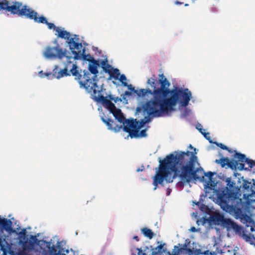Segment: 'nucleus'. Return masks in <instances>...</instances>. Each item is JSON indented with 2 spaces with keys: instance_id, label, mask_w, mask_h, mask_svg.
I'll return each mask as SVG.
<instances>
[{
  "instance_id": "nucleus-39",
  "label": "nucleus",
  "mask_w": 255,
  "mask_h": 255,
  "mask_svg": "<svg viewBox=\"0 0 255 255\" xmlns=\"http://www.w3.org/2000/svg\"><path fill=\"white\" fill-rule=\"evenodd\" d=\"M196 128L199 130V131L203 134L204 133V132H205V129H203L202 128H199V127H197Z\"/></svg>"
},
{
  "instance_id": "nucleus-10",
  "label": "nucleus",
  "mask_w": 255,
  "mask_h": 255,
  "mask_svg": "<svg viewBox=\"0 0 255 255\" xmlns=\"http://www.w3.org/2000/svg\"><path fill=\"white\" fill-rule=\"evenodd\" d=\"M66 50H63L58 45L54 47H46L43 55L47 58H58L62 59L66 56Z\"/></svg>"
},
{
  "instance_id": "nucleus-43",
  "label": "nucleus",
  "mask_w": 255,
  "mask_h": 255,
  "mask_svg": "<svg viewBox=\"0 0 255 255\" xmlns=\"http://www.w3.org/2000/svg\"><path fill=\"white\" fill-rule=\"evenodd\" d=\"M163 246V245L161 244V245L158 246L157 248H158L159 250L160 251L162 249Z\"/></svg>"
},
{
  "instance_id": "nucleus-13",
  "label": "nucleus",
  "mask_w": 255,
  "mask_h": 255,
  "mask_svg": "<svg viewBox=\"0 0 255 255\" xmlns=\"http://www.w3.org/2000/svg\"><path fill=\"white\" fill-rule=\"evenodd\" d=\"M96 93L94 94L93 92V94L94 95V99L97 102L101 103L103 106L107 108L108 110L110 111V113H112L113 111H114L116 108L114 104H113L110 100L107 99V97H104L103 95L98 94V96H96L97 93H99L100 91L96 89Z\"/></svg>"
},
{
  "instance_id": "nucleus-48",
  "label": "nucleus",
  "mask_w": 255,
  "mask_h": 255,
  "mask_svg": "<svg viewBox=\"0 0 255 255\" xmlns=\"http://www.w3.org/2000/svg\"><path fill=\"white\" fill-rule=\"evenodd\" d=\"M140 108H137V111H140Z\"/></svg>"
},
{
  "instance_id": "nucleus-20",
  "label": "nucleus",
  "mask_w": 255,
  "mask_h": 255,
  "mask_svg": "<svg viewBox=\"0 0 255 255\" xmlns=\"http://www.w3.org/2000/svg\"><path fill=\"white\" fill-rule=\"evenodd\" d=\"M111 113L113 114V116L115 118L116 120H118L119 122L120 123H123V128L124 129V127L127 125L126 124V122L128 120H130L129 119H126L125 117L124 116L121 110L120 109H116L114 111H113Z\"/></svg>"
},
{
  "instance_id": "nucleus-17",
  "label": "nucleus",
  "mask_w": 255,
  "mask_h": 255,
  "mask_svg": "<svg viewBox=\"0 0 255 255\" xmlns=\"http://www.w3.org/2000/svg\"><path fill=\"white\" fill-rule=\"evenodd\" d=\"M126 87H127L128 89L130 90V92L136 94L138 97H142L144 98L146 95H148V93H151V90L149 89H141L138 91L135 90L131 85H128H128Z\"/></svg>"
},
{
  "instance_id": "nucleus-16",
  "label": "nucleus",
  "mask_w": 255,
  "mask_h": 255,
  "mask_svg": "<svg viewBox=\"0 0 255 255\" xmlns=\"http://www.w3.org/2000/svg\"><path fill=\"white\" fill-rule=\"evenodd\" d=\"M125 124H127L125 127H129L131 129H140L146 124L142 119L139 122L136 121V119H133L127 121Z\"/></svg>"
},
{
  "instance_id": "nucleus-30",
  "label": "nucleus",
  "mask_w": 255,
  "mask_h": 255,
  "mask_svg": "<svg viewBox=\"0 0 255 255\" xmlns=\"http://www.w3.org/2000/svg\"><path fill=\"white\" fill-rule=\"evenodd\" d=\"M154 78H150L148 79L147 84L150 85L153 89H156V85L157 84V81L155 78V76L153 75Z\"/></svg>"
},
{
  "instance_id": "nucleus-51",
  "label": "nucleus",
  "mask_w": 255,
  "mask_h": 255,
  "mask_svg": "<svg viewBox=\"0 0 255 255\" xmlns=\"http://www.w3.org/2000/svg\"><path fill=\"white\" fill-rule=\"evenodd\" d=\"M199 127H202V126L201 125H199Z\"/></svg>"
},
{
  "instance_id": "nucleus-37",
  "label": "nucleus",
  "mask_w": 255,
  "mask_h": 255,
  "mask_svg": "<svg viewBox=\"0 0 255 255\" xmlns=\"http://www.w3.org/2000/svg\"><path fill=\"white\" fill-rule=\"evenodd\" d=\"M131 95V92L125 91V93L123 94V98L124 99H126V96H130Z\"/></svg>"
},
{
  "instance_id": "nucleus-11",
  "label": "nucleus",
  "mask_w": 255,
  "mask_h": 255,
  "mask_svg": "<svg viewBox=\"0 0 255 255\" xmlns=\"http://www.w3.org/2000/svg\"><path fill=\"white\" fill-rule=\"evenodd\" d=\"M68 43L72 54L74 55V59L78 60L81 59V57L84 59V55H86L85 53V49H83L81 52L82 43L76 42L73 38H71Z\"/></svg>"
},
{
  "instance_id": "nucleus-2",
  "label": "nucleus",
  "mask_w": 255,
  "mask_h": 255,
  "mask_svg": "<svg viewBox=\"0 0 255 255\" xmlns=\"http://www.w3.org/2000/svg\"><path fill=\"white\" fill-rule=\"evenodd\" d=\"M159 77L161 87L151 91V93H148V95L153 96V98L145 104V108L149 114L155 117L169 115L175 110L174 107L178 102L181 106H188L192 97L189 89L176 87L170 90V84L163 74H159Z\"/></svg>"
},
{
  "instance_id": "nucleus-25",
  "label": "nucleus",
  "mask_w": 255,
  "mask_h": 255,
  "mask_svg": "<svg viewBox=\"0 0 255 255\" xmlns=\"http://www.w3.org/2000/svg\"><path fill=\"white\" fill-rule=\"evenodd\" d=\"M141 232L145 237L148 238L149 239H151L154 236V233L152 231V230L146 227H144L141 229Z\"/></svg>"
},
{
  "instance_id": "nucleus-40",
  "label": "nucleus",
  "mask_w": 255,
  "mask_h": 255,
  "mask_svg": "<svg viewBox=\"0 0 255 255\" xmlns=\"http://www.w3.org/2000/svg\"><path fill=\"white\" fill-rule=\"evenodd\" d=\"M30 239H32L34 242H35L37 240L36 236L32 235L30 236Z\"/></svg>"
},
{
  "instance_id": "nucleus-24",
  "label": "nucleus",
  "mask_w": 255,
  "mask_h": 255,
  "mask_svg": "<svg viewBox=\"0 0 255 255\" xmlns=\"http://www.w3.org/2000/svg\"><path fill=\"white\" fill-rule=\"evenodd\" d=\"M103 71L106 73H109L110 70L113 69V67L108 63L107 59L103 60L100 63Z\"/></svg>"
},
{
  "instance_id": "nucleus-31",
  "label": "nucleus",
  "mask_w": 255,
  "mask_h": 255,
  "mask_svg": "<svg viewBox=\"0 0 255 255\" xmlns=\"http://www.w3.org/2000/svg\"><path fill=\"white\" fill-rule=\"evenodd\" d=\"M215 174H216L215 172H212L211 171H208L207 172L204 173V175L208 178L209 181L211 183V185H212V183H213V186H214V185L216 184L214 181L212 180L213 176Z\"/></svg>"
},
{
  "instance_id": "nucleus-5",
  "label": "nucleus",
  "mask_w": 255,
  "mask_h": 255,
  "mask_svg": "<svg viewBox=\"0 0 255 255\" xmlns=\"http://www.w3.org/2000/svg\"><path fill=\"white\" fill-rule=\"evenodd\" d=\"M67 61L64 69H66L67 71L70 74L75 77V79L78 80L80 87L84 88L89 92L96 93V88L97 87L96 84L93 82L90 78V74L89 71L84 70L83 75L79 72L78 67L76 64H74L70 60L72 57L66 56Z\"/></svg>"
},
{
  "instance_id": "nucleus-50",
  "label": "nucleus",
  "mask_w": 255,
  "mask_h": 255,
  "mask_svg": "<svg viewBox=\"0 0 255 255\" xmlns=\"http://www.w3.org/2000/svg\"><path fill=\"white\" fill-rule=\"evenodd\" d=\"M59 255H66L65 254H60L59 253Z\"/></svg>"
},
{
  "instance_id": "nucleus-22",
  "label": "nucleus",
  "mask_w": 255,
  "mask_h": 255,
  "mask_svg": "<svg viewBox=\"0 0 255 255\" xmlns=\"http://www.w3.org/2000/svg\"><path fill=\"white\" fill-rule=\"evenodd\" d=\"M70 73L67 71L66 69H63L59 71L58 66H55V68L52 71V76L57 79H60L64 76H70Z\"/></svg>"
},
{
  "instance_id": "nucleus-21",
  "label": "nucleus",
  "mask_w": 255,
  "mask_h": 255,
  "mask_svg": "<svg viewBox=\"0 0 255 255\" xmlns=\"http://www.w3.org/2000/svg\"><path fill=\"white\" fill-rule=\"evenodd\" d=\"M12 222L9 219H1L0 217V228L9 232H13L12 228Z\"/></svg>"
},
{
  "instance_id": "nucleus-42",
  "label": "nucleus",
  "mask_w": 255,
  "mask_h": 255,
  "mask_svg": "<svg viewBox=\"0 0 255 255\" xmlns=\"http://www.w3.org/2000/svg\"><path fill=\"white\" fill-rule=\"evenodd\" d=\"M190 231L193 232H196L197 231V229H196L195 227H192L191 228Z\"/></svg>"
},
{
  "instance_id": "nucleus-45",
  "label": "nucleus",
  "mask_w": 255,
  "mask_h": 255,
  "mask_svg": "<svg viewBox=\"0 0 255 255\" xmlns=\"http://www.w3.org/2000/svg\"><path fill=\"white\" fill-rule=\"evenodd\" d=\"M109 98H110V99L111 100H114V97H113V95H110L109 96Z\"/></svg>"
},
{
  "instance_id": "nucleus-15",
  "label": "nucleus",
  "mask_w": 255,
  "mask_h": 255,
  "mask_svg": "<svg viewBox=\"0 0 255 255\" xmlns=\"http://www.w3.org/2000/svg\"><path fill=\"white\" fill-rule=\"evenodd\" d=\"M139 129H131L129 127H124V130L128 133L129 135L131 138L133 137H142L146 136V129H142L140 132Z\"/></svg>"
},
{
  "instance_id": "nucleus-4",
  "label": "nucleus",
  "mask_w": 255,
  "mask_h": 255,
  "mask_svg": "<svg viewBox=\"0 0 255 255\" xmlns=\"http://www.w3.org/2000/svg\"><path fill=\"white\" fill-rule=\"evenodd\" d=\"M14 8L10 11V14L17 15L20 17H24L31 20H33L35 22L46 24L49 29H53L56 31L57 27L53 23L48 22L46 18L41 15L38 16V13L30 8L26 4H23L22 2L14 1Z\"/></svg>"
},
{
  "instance_id": "nucleus-41",
  "label": "nucleus",
  "mask_w": 255,
  "mask_h": 255,
  "mask_svg": "<svg viewBox=\"0 0 255 255\" xmlns=\"http://www.w3.org/2000/svg\"><path fill=\"white\" fill-rule=\"evenodd\" d=\"M112 101H114L115 103L119 101H121L120 99L119 98V97L114 98V100H112Z\"/></svg>"
},
{
  "instance_id": "nucleus-19",
  "label": "nucleus",
  "mask_w": 255,
  "mask_h": 255,
  "mask_svg": "<svg viewBox=\"0 0 255 255\" xmlns=\"http://www.w3.org/2000/svg\"><path fill=\"white\" fill-rule=\"evenodd\" d=\"M102 121L106 125L108 128L110 130H113L115 132L119 131L123 128V126L116 125L113 127L114 122L111 119H105L104 117L101 118Z\"/></svg>"
},
{
  "instance_id": "nucleus-23",
  "label": "nucleus",
  "mask_w": 255,
  "mask_h": 255,
  "mask_svg": "<svg viewBox=\"0 0 255 255\" xmlns=\"http://www.w3.org/2000/svg\"><path fill=\"white\" fill-rule=\"evenodd\" d=\"M56 31L57 32V34L56 33L55 35H57V36L59 38L67 39L69 41L71 38V35L70 32L67 31L66 30H62L59 27H57L56 28Z\"/></svg>"
},
{
  "instance_id": "nucleus-26",
  "label": "nucleus",
  "mask_w": 255,
  "mask_h": 255,
  "mask_svg": "<svg viewBox=\"0 0 255 255\" xmlns=\"http://www.w3.org/2000/svg\"><path fill=\"white\" fill-rule=\"evenodd\" d=\"M110 72L108 73L110 75L109 79H111L112 78H113L115 80L119 79V76H120V72L118 69H114L113 68V69L110 70Z\"/></svg>"
},
{
  "instance_id": "nucleus-6",
  "label": "nucleus",
  "mask_w": 255,
  "mask_h": 255,
  "mask_svg": "<svg viewBox=\"0 0 255 255\" xmlns=\"http://www.w3.org/2000/svg\"><path fill=\"white\" fill-rule=\"evenodd\" d=\"M179 245L180 247L175 246L171 253L168 252L169 255H179L182 254L185 251L188 253L189 255L194 254V255H217L219 254H222L223 253L222 250L218 249L216 245L214 246V247H216L215 251H210L208 250H205L204 248H200L198 249H196L194 250V249L187 248L186 244L183 245L179 244Z\"/></svg>"
},
{
  "instance_id": "nucleus-9",
  "label": "nucleus",
  "mask_w": 255,
  "mask_h": 255,
  "mask_svg": "<svg viewBox=\"0 0 255 255\" xmlns=\"http://www.w3.org/2000/svg\"><path fill=\"white\" fill-rule=\"evenodd\" d=\"M211 221L215 222H222L228 228L233 229L236 233H241L242 228L232 220L229 218L224 219L223 215L219 213L215 214L211 216Z\"/></svg>"
},
{
  "instance_id": "nucleus-35",
  "label": "nucleus",
  "mask_w": 255,
  "mask_h": 255,
  "mask_svg": "<svg viewBox=\"0 0 255 255\" xmlns=\"http://www.w3.org/2000/svg\"><path fill=\"white\" fill-rule=\"evenodd\" d=\"M135 250L138 252L137 255H146L145 253L142 252V251L141 249L136 248ZM132 255H136L135 254H134L133 253H132Z\"/></svg>"
},
{
  "instance_id": "nucleus-34",
  "label": "nucleus",
  "mask_w": 255,
  "mask_h": 255,
  "mask_svg": "<svg viewBox=\"0 0 255 255\" xmlns=\"http://www.w3.org/2000/svg\"><path fill=\"white\" fill-rule=\"evenodd\" d=\"M216 144L218 146L220 147L221 148L228 150L229 152H231V150L229 149L228 147H227L226 145L223 144L222 143H216Z\"/></svg>"
},
{
  "instance_id": "nucleus-52",
  "label": "nucleus",
  "mask_w": 255,
  "mask_h": 255,
  "mask_svg": "<svg viewBox=\"0 0 255 255\" xmlns=\"http://www.w3.org/2000/svg\"><path fill=\"white\" fill-rule=\"evenodd\" d=\"M86 58H87V59H89V57H88V56H87V57H86Z\"/></svg>"
},
{
  "instance_id": "nucleus-46",
  "label": "nucleus",
  "mask_w": 255,
  "mask_h": 255,
  "mask_svg": "<svg viewBox=\"0 0 255 255\" xmlns=\"http://www.w3.org/2000/svg\"><path fill=\"white\" fill-rule=\"evenodd\" d=\"M45 75L46 76H48L49 75H51V73H45Z\"/></svg>"
},
{
  "instance_id": "nucleus-28",
  "label": "nucleus",
  "mask_w": 255,
  "mask_h": 255,
  "mask_svg": "<svg viewBox=\"0 0 255 255\" xmlns=\"http://www.w3.org/2000/svg\"><path fill=\"white\" fill-rule=\"evenodd\" d=\"M46 247L49 250L50 255H59V252H57V250L54 245L51 246V243L46 242Z\"/></svg>"
},
{
  "instance_id": "nucleus-53",
  "label": "nucleus",
  "mask_w": 255,
  "mask_h": 255,
  "mask_svg": "<svg viewBox=\"0 0 255 255\" xmlns=\"http://www.w3.org/2000/svg\"><path fill=\"white\" fill-rule=\"evenodd\" d=\"M234 255H236V253H234Z\"/></svg>"
},
{
  "instance_id": "nucleus-32",
  "label": "nucleus",
  "mask_w": 255,
  "mask_h": 255,
  "mask_svg": "<svg viewBox=\"0 0 255 255\" xmlns=\"http://www.w3.org/2000/svg\"><path fill=\"white\" fill-rule=\"evenodd\" d=\"M145 104L143 106V109H144V111H146L147 112V114L148 115L147 116H145L144 117V118L142 120L146 124L147 123H148V122H150V121H151V118L150 117V116H152L153 117H156L153 116V115H149V113H148V111L145 109Z\"/></svg>"
},
{
  "instance_id": "nucleus-3",
  "label": "nucleus",
  "mask_w": 255,
  "mask_h": 255,
  "mask_svg": "<svg viewBox=\"0 0 255 255\" xmlns=\"http://www.w3.org/2000/svg\"><path fill=\"white\" fill-rule=\"evenodd\" d=\"M226 190L219 192L217 194V200L219 202L221 208L225 211L230 213L234 212L236 219H240L244 224L250 222L251 218L238 207L242 203L240 189L236 185V182L231 177L226 178Z\"/></svg>"
},
{
  "instance_id": "nucleus-18",
  "label": "nucleus",
  "mask_w": 255,
  "mask_h": 255,
  "mask_svg": "<svg viewBox=\"0 0 255 255\" xmlns=\"http://www.w3.org/2000/svg\"><path fill=\"white\" fill-rule=\"evenodd\" d=\"M14 1H12L10 3L7 0H0V10H2L4 11L8 15L11 9H13L14 7Z\"/></svg>"
},
{
  "instance_id": "nucleus-1",
  "label": "nucleus",
  "mask_w": 255,
  "mask_h": 255,
  "mask_svg": "<svg viewBox=\"0 0 255 255\" xmlns=\"http://www.w3.org/2000/svg\"><path fill=\"white\" fill-rule=\"evenodd\" d=\"M189 147L193 149L195 152L175 151V154L170 153L164 159L159 160L158 170L153 177L154 190L156 189L158 184H162L164 180L171 183L177 176L187 183H189L192 179L195 180L200 179L197 173H202L203 171L202 168H195L197 162L196 148L191 144Z\"/></svg>"
},
{
  "instance_id": "nucleus-33",
  "label": "nucleus",
  "mask_w": 255,
  "mask_h": 255,
  "mask_svg": "<svg viewBox=\"0 0 255 255\" xmlns=\"http://www.w3.org/2000/svg\"><path fill=\"white\" fill-rule=\"evenodd\" d=\"M119 79L122 82L123 86H126L128 85V83L126 82H125L127 80V77L124 74L121 75L120 78H119Z\"/></svg>"
},
{
  "instance_id": "nucleus-7",
  "label": "nucleus",
  "mask_w": 255,
  "mask_h": 255,
  "mask_svg": "<svg viewBox=\"0 0 255 255\" xmlns=\"http://www.w3.org/2000/svg\"><path fill=\"white\" fill-rule=\"evenodd\" d=\"M252 181L244 180L243 184V198L248 205L255 202V180L253 179Z\"/></svg>"
},
{
  "instance_id": "nucleus-8",
  "label": "nucleus",
  "mask_w": 255,
  "mask_h": 255,
  "mask_svg": "<svg viewBox=\"0 0 255 255\" xmlns=\"http://www.w3.org/2000/svg\"><path fill=\"white\" fill-rule=\"evenodd\" d=\"M83 60L89 61L88 70L89 71V73L90 74V78L93 82L97 85V75L99 73L98 68L100 65L99 60L95 59L90 54L84 55ZM96 88L99 89L98 86H97Z\"/></svg>"
},
{
  "instance_id": "nucleus-36",
  "label": "nucleus",
  "mask_w": 255,
  "mask_h": 255,
  "mask_svg": "<svg viewBox=\"0 0 255 255\" xmlns=\"http://www.w3.org/2000/svg\"><path fill=\"white\" fill-rule=\"evenodd\" d=\"M209 133L208 132H204V133L203 134V135H204V136L205 137V138L206 139L208 140L209 141V142L211 143L212 141L211 140L210 137L209 136Z\"/></svg>"
},
{
  "instance_id": "nucleus-27",
  "label": "nucleus",
  "mask_w": 255,
  "mask_h": 255,
  "mask_svg": "<svg viewBox=\"0 0 255 255\" xmlns=\"http://www.w3.org/2000/svg\"><path fill=\"white\" fill-rule=\"evenodd\" d=\"M242 237L244 240L247 242H249L251 245H254L255 246V236L254 235H247L243 234Z\"/></svg>"
},
{
  "instance_id": "nucleus-47",
  "label": "nucleus",
  "mask_w": 255,
  "mask_h": 255,
  "mask_svg": "<svg viewBox=\"0 0 255 255\" xmlns=\"http://www.w3.org/2000/svg\"><path fill=\"white\" fill-rule=\"evenodd\" d=\"M136 171H137V172H139V171H142V169H140L139 168H138V169H137L136 170Z\"/></svg>"
},
{
  "instance_id": "nucleus-49",
  "label": "nucleus",
  "mask_w": 255,
  "mask_h": 255,
  "mask_svg": "<svg viewBox=\"0 0 255 255\" xmlns=\"http://www.w3.org/2000/svg\"><path fill=\"white\" fill-rule=\"evenodd\" d=\"M65 252L68 254L69 253V251L68 250L65 251Z\"/></svg>"
},
{
  "instance_id": "nucleus-14",
  "label": "nucleus",
  "mask_w": 255,
  "mask_h": 255,
  "mask_svg": "<svg viewBox=\"0 0 255 255\" xmlns=\"http://www.w3.org/2000/svg\"><path fill=\"white\" fill-rule=\"evenodd\" d=\"M215 162L220 164L222 167L227 165L233 170H237V168H239L237 162V157H235V153L233 156L231 160H230L228 157H222L220 159H216Z\"/></svg>"
},
{
  "instance_id": "nucleus-38",
  "label": "nucleus",
  "mask_w": 255,
  "mask_h": 255,
  "mask_svg": "<svg viewBox=\"0 0 255 255\" xmlns=\"http://www.w3.org/2000/svg\"><path fill=\"white\" fill-rule=\"evenodd\" d=\"M19 234L21 237H25L26 235V230L25 229H22Z\"/></svg>"
},
{
  "instance_id": "nucleus-12",
  "label": "nucleus",
  "mask_w": 255,
  "mask_h": 255,
  "mask_svg": "<svg viewBox=\"0 0 255 255\" xmlns=\"http://www.w3.org/2000/svg\"><path fill=\"white\" fill-rule=\"evenodd\" d=\"M235 157H237V162L238 163V166L239 168H237V169L239 170H243V169H246L245 168V164L247 163L248 164V168H253L255 166V161L248 158L246 155L241 153L237 152L235 151Z\"/></svg>"
},
{
  "instance_id": "nucleus-44",
  "label": "nucleus",
  "mask_w": 255,
  "mask_h": 255,
  "mask_svg": "<svg viewBox=\"0 0 255 255\" xmlns=\"http://www.w3.org/2000/svg\"><path fill=\"white\" fill-rule=\"evenodd\" d=\"M133 239L135 240H136V241H139V238H138V237L137 236H135L133 237Z\"/></svg>"
},
{
  "instance_id": "nucleus-29",
  "label": "nucleus",
  "mask_w": 255,
  "mask_h": 255,
  "mask_svg": "<svg viewBox=\"0 0 255 255\" xmlns=\"http://www.w3.org/2000/svg\"><path fill=\"white\" fill-rule=\"evenodd\" d=\"M34 243L32 241H24L22 243V247L24 250L31 251L34 248Z\"/></svg>"
}]
</instances>
